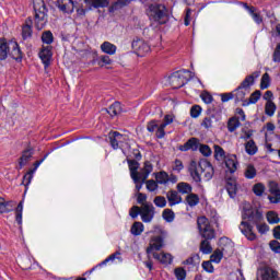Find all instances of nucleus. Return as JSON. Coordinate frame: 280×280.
<instances>
[{"label": "nucleus", "mask_w": 280, "mask_h": 280, "mask_svg": "<svg viewBox=\"0 0 280 280\" xmlns=\"http://www.w3.org/2000/svg\"><path fill=\"white\" fill-rule=\"evenodd\" d=\"M242 218L243 220L252 222V224H256V229L260 235H266V233L270 231L268 224L259 223L264 219V215L259 212L257 207L252 206L249 202L243 203Z\"/></svg>", "instance_id": "1"}, {"label": "nucleus", "mask_w": 280, "mask_h": 280, "mask_svg": "<svg viewBox=\"0 0 280 280\" xmlns=\"http://www.w3.org/2000/svg\"><path fill=\"white\" fill-rule=\"evenodd\" d=\"M188 170L195 183H200L202 180V176L205 180H211L213 178V165H211V162L207 160H201L199 163L191 161Z\"/></svg>", "instance_id": "2"}, {"label": "nucleus", "mask_w": 280, "mask_h": 280, "mask_svg": "<svg viewBox=\"0 0 280 280\" xmlns=\"http://www.w3.org/2000/svg\"><path fill=\"white\" fill-rule=\"evenodd\" d=\"M147 14L150 21L158 23V25H165L170 21V11L161 3H151L147 10Z\"/></svg>", "instance_id": "3"}, {"label": "nucleus", "mask_w": 280, "mask_h": 280, "mask_svg": "<svg viewBox=\"0 0 280 280\" xmlns=\"http://www.w3.org/2000/svg\"><path fill=\"white\" fill-rule=\"evenodd\" d=\"M33 8L35 12V27L36 30H43L47 25V7H45V1L33 0Z\"/></svg>", "instance_id": "4"}, {"label": "nucleus", "mask_w": 280, "mask_h": 280, "mask_svg": "<svg viewBox=\"0 0 280 280\" xmlns=\"http://www.w3.org/2000/svg\"><path fill=\"white\" fill-rule=\"evenodd\" d=\"M153 233H155L158 236H153L150 240L149 247L147 248L148 255L154 256L155 250H161L163 247V238L165 235H167V232L161 226V225H155Z\"/></svg>", "instance_id": "5"}, {"label": "nucleus", "mask_w": 280, "mask_h": 280, "mask_svg": "<svg viewBox=\"0 0 280 280\" xmlns=\"http://www.w3.org/2000/svg\"><path fill=\"white\" fill-rule=\"evenodd\" d=\"M191 78H194V73H191V71L179 70L171 75L170 82L173 89H180L182 86H185Z\"/></svg>", "instance_id": "6"}, {"label": "nucleus", "mask_w": 280, "mask_h": 280, "mask_svg": "<svg viewBox=\"0 0 280 280\" xmlns=\"http://www.w3.org/2000/svg\"><path fill=\"white\" fill-rule=\"evenodd\" d=\"M197 226L201 237H203L205 240H213V237H215V230H213V226H211L209 219H207L206 217H199L197 219Z\"/></svg>", "instance_id": "7"}, {"label": "nucleus", "mask_w": 280, "mask_h": 280, "mask_svg": "<svg viewBox=\"0 0 280 280\" xmlns=\"http://www.w3.org/2000/svg\"><path fill=\"white\" fill-rule=\"evenodd\" d=\"M154 170V167L152 166V163L150 162H144L143 167L141 168V174L138 176V180H133L135 185H136V191H141L142 187H143V183H145V180H148V177L150 176V174H152V171Z\"/></svg>", "instance_id": "8"}, {"label": "nucleus", "mask_w": 280, "mask_h": 280, "mask_svg": "<svg viewBox=\"0 0 280 280\" xmlns=\"http://www.w3.org/2000/svg\"><path fill=\"white\" fill-rule=\"evenodd\" d=\"M155 180L158 185H167L168 183H172V185H175V183H178V176L174 174H167L165 171H160L158 173H154Z\"/></svg>", "instance_id": "9"}, {"label": "nucleus", "mask_w": 280, "mask_h": 280, "mask_svg": "<svg viewBox=\"0 0 280 280\" xmlns=\"http://www.w3.org/2000/svg\"><path fill=\"white\" fill-rule=\"evenodd\" d=\"M131 47L137 56L143 57L145 54H150V45H148L143 39H135Z\"/></svg>", "instance_id": "10"}, {"label": "nucleus", "mask_w": 280, "mask_h": 280, "mask_svg": "<svg viewBox=\"0 0 280 280\" xmlns=\"http://www.w3.org/2000/svg\"><path fill=\"white\" fill-rule=\"evenodd\" d=\"M140 217L142 222L150 223L154 220V206L143 205L140 207Z\"/></svg>", "instance_id": "11"}, {"label": "nucleus", "mask_w": 280, "mask_h": 280, "mask_svg": "<svg viewBox=\"0 0 280 280\" xmlns=\"http://www.w3.org/2000/svg\"><path fill=\"white\" fill-rule=\"evenodd\" d=\"M240 231L247 240H249V242H255V240H257V234L253 232V226L248 222L242 221L240 224Z\"/></svg>", "instance_id": "12"}, {"label": "nucleus", "mask_w": 280, "mask_h": 280, "mask_svg": "<svg viewBox=\"0 0 280 280\" xmlns=\"http://www.w3.org/2000/svg\"><path fill=\"white\" fill-rule=\"evenodd\" d=\"M51 46H43L42 50L39 51V58L45 67V69H47V67H49V65H51Z\"/></svg>", "instance_id": "13"}, {"label": "nucleus", "mask_w": 280, "mask_h": 280, "mask_svg": "<svg viewBox=\"0 0 280 280\" xmlns=\"http://www.w3.org/2000/svg\"><path fill=\"white\" fill-rule=\"evenodd\" d=\"M260 277L261 280H279V272L270 267H266L260 269Z\"/></svg>", "instance_id": "14"}, {"label": "nucleus", "mask_w": 280, "mask_h": 280, "mask_svg": "<svg viewBox=\"0 0 280 280\" xmlns=\"http://www.w3.org/2000/svg\"><path fill=\"white\" fill-rule=\"evenodd\" d=\"M200 148V140L197 138H190L184 145L179 147L180 152H187L188 150H192L196 152Z\"/></svg>", "instance_id": "15"}, {"label": "nucleus", "mask_w": 280, "mask_h": 280, "mask_svg": "<svg viewBox=\"0 0 280 280\" xmlns=\"http://www.w3.org/2000/svg\"><path fill=\"white\" fill-rule=\"evenodd\" d=\"M237 155L232 154L225 158V167H228L230 174H235V172H237Z\"/></svg>", "instance_id": "16"}, {"label": "nucleus", "mask_w": 280, "mask_h": 280, "mask_svg": "<svg viewBox=\"0 0 280 280\" xmlns=\"http://www.w3.org/2000/svg\"><path fill=\"white\" fill-rule=\"evenodd\" d=\"M153 257L160 261V264H163L164 266H170V264H172V261H174V257L172 256V254L170 253H153Z\"/></svg>", "instance_id": "17"}, {"label": "nucleus", "mask_w": 280, "mask_h": 280, "mask_svg": "<svg viewBox=\"0 0 280 280\" xmlns=\"http://www.w3.org/2000/svg\"><path fill=\"white\" fill-rule=\"evenodd\" d=\"M57 7L61 12H67L69 14L73 12L75 4L73 3V0H57Z\"/></svg>", "instance_id": "18"}, {"label": "nucleus", "mask_w": 280, "mask_h": 280, "mask_svg": "<svg viewBox=\"0 0 280 280\" xmlns=\"http://www.w3.org/2000/svg\"><path fill=\"white\" fill-rule=\"evenodd\" d=\"M128 165H129L131 179L138 182L139 180L138 176L141 174V170L139 171V162L135 160H129Z\"/></svg>", "instance_id": "19"}, {"label": "nucleus", "mask_w": 280, "mask_h": 280, "mask_svg": "<svg viewBox=\"0 0 280 280\" xmlns=\"http://www.w3.org/2000/svg\"><path fill=\"white\" fill-rule=\"evenodd\" d=\"M166 198L168 200L170 207H174L176 205H180L183 202V197L178 195V191L171 190L166 194Z\"/></svg>", "instance_id": "20"}, {"label": "nucleus", "mask_w": 280, "mask_h": 280, "mask_svg": "<svg viewBox=\"0 0 280 280\" xmlns=\"http://www.w3.org/2000/svg\"><path fill=\"white\" fill-rule=\"evenodd\" d=\"M244 8L249 12L252 19L255 21V23H257V25H261V23H264L261 13H259L255 7H248V4H244Z\"/></svg>", "instance_id": "21"}, {"label": "nucleus", "mask_w": 280, "mask_h": 280, "mask_svg": "<svg viewBox=\"0 0 280 280\" xmlns=\"http://www.w3.org/2000/svg\"><path fill=\"white\" fill-rule=\"evenodd\" d=\"M121 139H126V136L117 131L109 133L110 145L114 150H119V141H121Z\"/></svg>", "instance_id": "22"}, {"label": "nucleus", "mask_w": 280, "mask_h": 280, "mask_svg": "<svg viewBox=\"0 0 280 280\" xmlns=\"http://www.w3.org/2000/svg\"><path fill=\"white\" fill-rule=\"evenodd\" d=\"M218 121H220V117L215 115H210L203 118L201 126L209 130V128H213L218 125Z\"/></svg>", "instance_id": "23"}, {"label": "nucleus", "mask_w": 280, "mask_h": 280, "mask_svg": "<svg viewBox=\"0 0 280 280\" xmlns=\"http://www.w3.org/2000/svg\"><path fill=\"white\" fill-rule=\"evenodd\" d=\"M9 48L11 49V56L14 60H21L23 58V52L16 42H10Z\"/></svg>", "instance_id": "24"}, {"label": "nucleus", "mask_w": 280, "mask_h": 280, "mask_svg": "<svg viewBox=\"0 0 280 280\" xmlns=\"http://www.w3.org/2000/svg\"><path fill=\"white\" fill-rule=\"evenodd\" d=\"M225 188L230 198H235L237 194V180H235L234 178L228 179Z\"/></svg>", "instance_id": "25"}, {"label": "nucleus", "mask_w": 280, "mask_h": 280, "mask_svg": "<svg viewBox=\"0 0 280 280\" xmlns=\"http://www.w3.org/2000/svg\"><path fill=\"white\" fill-rule=\"evenodd\" d=\"M272 185H275V183L270 184L269 191L271 195L268 197V200L272 205H277L280 202V190L276 186H272Z\"/></svg>", "instance_id": "26"}, {"label": "nucleus", "mask_w": 280, "mask_h": 280, "mask_svg": "<svg viewBox=\"0 0 280 280\" xmlns=\"http://www.w3.org/2000/svg\"><path fill=\"white\" fill-rule=\"evenodd\" d=\"M101 50L103 51V54H107L108 56H115V54H117V46H115L110 42H104L101 45Z\"/></svg>", "instance_id": "27"}, {"label": "nucleus", "mask_w": 280, "mask_h": 280, "mask_svg": "<svg viewBox=\"0 0 280 280\" xmlns=\"http://www.w3.org/2000/svg\"><path fill=\"white\" fill-rule=\"evenodd\" d=\"M8 54H10V43L8 44L5 39H0V60H5Z\"/></svg>", "instance_id": "28"}, {"label": "nucleus", "mask_w": 280, "mask_h": 280, "mask_svg": "<svg viewBox=\"0 0 280 280\" xmlns=\"http://www.w3.org/2000/svg\"><path fill=\"white\" fill-rule=\"evenodd\" d=\"M258 75H259V72H255L254 74L246 77L240 86L248 91V89L253 86V84L255 83V78H257Z\"/></svg>", "instance_id": "29"}, {"label": "nucleus", "mask_w": 280, "mask_h": 280, "mask_svg": "<svg viewBox=\"0 0 280 280\" xmlns=\"http://www.w3.org/2000/svg\"><path fill=\"white\" fill-rule=\"evenodd\" d=\"M245 152L246 154H249V156H255V154H257V144L254 140H248L245 143Z\"/></svg>", "instance_id": "30"}, {"label": "nucleus", "mask_w": 280, "mask_h": 280, "mask_svg": "<svg viewBox=\"0 0 280 280\" xmlns=\"http://www.w3.org/2000/svg\"><path fill=\"white\" fill-rule=\"evenodd\" d=\"M106 113H108V115H110V117H115L117 115H119V113H121V103L116 102L114 104H112L108 109H106Z\"/></svg>", "instance_id": "31"}, {"label": "nucleus", "mask_w": 280, "mask_h": 280, "mask_svg": "<svg viewBox=\"0 0 280 280\" xmlns=\"http://www.w3.org/2000/svg\"><path fill=\"white\" fill-rule=\"evenodd\" d=\"M244 176L249 180L255 178L257 176V168H255L253 164H247L245 166Z\"/></svg>", "instance_id": "32"}, {"label": "nucleus", "mask_w": 280, "mask_h": 280, "mask_svg": "<svg viewBox=\"0 0 280 280\" xmlns=\"http://www.w3.org/2000/svg\"><path fill=\"white\" fill-rule=\"evenodd\" d=\"M176 189H177L178 194L190 195L192 188H191V185H189L185 182H180L177 184Z\"/></svg>", "instance_id": "33"}, {"label": "nucleus", "mask_w": 280, "mask_h": 280, "mask_svg": "<svg viewBox=\"0 0 280 280\" xmlns=\"http://www.w3.org/2000/svg\"><path fill=\"white\" fill-rule=\"evenodd\" d=\"M13 207L12 201H5V199L0 198V213H8L12 211Z\"/></svg>", "instance_id": "34"}, {"label": "nucleus", "mask_w": 280, "mask_h": 280, "mask_svg": "<svg viewBox=\"0 0 280 280\" xmlns=\"http://www.w3.org/2000/svg\"><path fill=\"white\" fill-rule=\"evenodd\" d=\"M233 93L236 102H243L244 97H246V94L248 93V90L240 85L238 89H236Z\"/></svg>", "instance_id": "35"}, {"label": "nucleus", "mask_w": 280, "mask_h": 280, "mask_svg": "<svg viewBox=\"0 0 280 280\" xmlns=\"http://www.w3.org/2000/svg\"><path fill=\"white\" fill-rule=\"evenodd\" d=\"M144 231V226H143V223L137 221L132 224L131 226V230H130V233L135 236H139L141 235V233H143Z\"/></svg>", "instance_id": "36"}, {"label": "nucleus", "mask_w": 280, "mask_h": 280, "mask_svg": "<svg viewBox=\"0 0 280 280\" xmlns=\"http://www.w3.org/2000/svg\"><path fill=\"white\" fill-rule=\"evenodd\" d=\"M214 159L217 161H224V159H226V152L218 144L214 145Z\"/></svg>", "instance_id": "37"}, {"label": "nucleus", "mask_w": 280, "mask_h": 280, "mask_svg": "<svg viewBox=\"0 0 280 280\" xmlns=\"http://www.w3.org/2000/svg\"><path fill=\"white\" fill-rule=\"evenodd\" d=\"M261 98V92L255 91L250 94L248 102L244 103L243 106H249V104H257Z\"/></svg>", "instance_id": "38"}, {"label": "nucleus", "mask_w": 280, "mask_h": 280, "mask_svg": "<svg viewBox=\"0 0 280 280\" xmlns=\"http://www.w3.org/2000/svg\"><path fill=\"white\" fill-rule=\"evenodd\" d=\"M277 112V105L272 101H269L265 105V113L268 115V117H272L275 113Z\"/></svg>", "instance_id": "39"}, {"label": "nucleus", "mask_w": 280, "mask_h": 280, "mask_svg": "<svg viewBox=\"0 0 280 280\" xmlns=\"http://www.w3.org/2000/svg\"><path fill=\"white\" fill-rule=\"evenodd\" d=\"M241 124H240V119L233 117L230 118V120L228 121V130L229 132H235V130H237V128H240Z\"/></svg>", "instance_id": "40"}, {"label": "nucleus", "mask_w": 280, "mask_h": 280, "mask_svg": "<svg viewBox=\"0 0 280 280\" xmlns=\"http://www.w3.org/2000/svg\"><path fill=\"white\" fill-rule=\"evenodd\" d=\"M186 202L189 207H196V205H198V202H200V197H198V195L196 194H189L186 197Z\"/></svg>", "instance_id": "41"}, {"label": "nucleus", "mask_w": 280, "mask_h": 280, "mask_svg": "<svg viewBox=\"0 0 280 280\" xmlns=\"http://www.w3.org/2000/svg\"><path fill=\"white\" fill-rule=\"evenodd\" d=\"M42 43H44V45H51V43H54V34L51 31H45L42 34Z\"/></svg>", "instance_id": "42"}, {"label": "nucleus", "mask_w": 280, "mask_h": 280, "mask_svg": "<svg viewBox=\"0 0 280 280\" xmlns=\"http://www.w3.org/2000/svg\"><path fill=\"white\" fill-rule=\"evenodd\" d=\"M222 257H224V253L222 252V249H215L210 256V260L213 264H220V261H222Z\"/></svg>", "instance_id": "43"}, {"label": "nucleus", "mask_w": 280, "mask_h": 280, "mask_svg": "<svg viewBox=\"0 0 280 280\" xmlns=\"http://www.w3.org/2000/svg\"><path fill=\"white\" fill-rule=\"evenodd\" d=\"M33 155L34 151L32 149L25 150L20 159V165H25Z\"/></svg>", "instance_id": "44"}, {"label": "nucleus", "mask_w": 280, "mask_h": 280, "mask_svg": "<svg viewBox=\"0 0 280 280\" xmlns=\"http://www.w3.org/2000/svg\"><path fill=\"white\" fill-rule=\"evenodd\" d=\"M267 221L269 222V224H279V214L275 211L267 212Z\"/></svg>", "instance_id": "45"}, {"label": "nucleus", "mask_w": 280, "mask_h": 280, "mask_svg": "<svg viewBox=\"0 0 280 280\" xmlns=\"http://www.w3.org/2000/svg\"><path fill=\"white\" fill-rule=\"evenodd\" d=\"M22 36L23 38L32 37V22H26V24L22 27Z\"/></svg>", "instance_id": "46"}, {"label": "nucleus", "mask_w": 280, "mask_h": 280, "mask_svg": "<svg viewBox=\"0 0 280 280\" xmlns=\"http://www.w3.org/2000/svg\"><path fill=\"white\" fill-rule=\"evenodd\" d=\"M90 10L92 8H107L108 5V0H94L93 2H90V4H88Z\"/></svg>", "instance_id": "47"}, {"label": "nucleus", "mask_w": 280, "mask_h": 280, "mask_svg": "<svg viewBox=\"0 0 280 280\" xmlns=\"http://www.w3.org/2000/svg\"><path fill=\"white\" fill-rule=\"evenodd\" d=\"M162 218L165 220V222H174V218H176V215L171 209H165L162 213Z\"/></svg>", "instance_id": "48"}, {"label": "nucleus", "mask_w": 280, "mask_h": 280, "mask_svg": "<svg viewBox=\"0 0 280 280\" xmlns=\"http://www.w3.org/2000/svg\"><path fill=\"white\" fill-rule=\"evenodd\" d=\"M253 191L256 196H264V191H266V186L261 183L254 185Z\"/></svg>", "instance_id": "49"}, {"label": "nucleus", "mask_w": 280, "mask_h": 280, "mask_svg": "<svg viewBox=\"0 0 280 280\" xmlns=\"http://www.w3.org/2000/svg\"><path fill=\"white\" fill-rule=\"evenodd\" d=\"M16 222L18 224H23V201H21L16 208Z\"/></svg>", "instance_id": "50"}, {"label": "nucleus", "mask_w": 280, "mask_h": 280, "mask_svg": "<svg viewBox=\"0 0 280 280\" xmlns=\"http://www.w3.org/2000/svg\"><path fill=\"white\" fill-rule=\"evenodd\" d=\"M148 191H156L159 189V183L156 179H149L145 182Z\"/></svg>", "instance_id": "51"}, {"label": "nucleus", "mask_w": 280, "mask_h": 280, "mask_svg": "<svg viewBox=\"0 0 280 280\" xmlns=\"http://www.w3.org/2000/svg\"><path fill=\"white\" fill-rule=\"evenodd\" d=\"M270 86V74L265 73L260 80V89L266 90Z\"/></svg>", "instance_id": "52"}, {"label": "nucleus", "mask_w": 280, "mask_h": 280, "mask_svg": "<svg viewBox=\"0 0 280 280\" xmlns=\"http://www.w3.org/2000/svg\"><path fill=\"white\" fill-rule=\"evenodd\" d=\"M153 202L155 207H160V209H163L167 205V200L165 199V197H162V196L155 197Z\"/></svg>", "instance_id": "53"}, {"label": "nucleus", "mask_w": 280, "mask_h": 280, "mask_svg": "<svg viewBox=\"0 0 280 280\" xmlns=\"http://www.w3.org/2000/svg\"><path fill=\"white\" fill-rule=\"evenodd\" d=\"M200 250H201V253H203V255H209V253H211L212 248H211V244L209 243V241L201 242Z\"/></svg>", "instance_id": "54"}, {"label": "nucleus", "mask_w": 280, "mask_h": 280, "mask_svg": "<svg viewBox=\"0 0 280 280\" xmlns=\"http://www.w3.org/2000/svg\"><path fill=\"white\" fill-rule=\"evenodd\" d=\"M202 113V107L200 105H194L190 109V116L196 119L200 117V114Z\"/></svg>", "instance_id": "55"}, {"label": "nucleus", "mask_w": 280, "mask_h": 280, "mask_svg": "<svg viewBox=\"0 0 280 280\" xmlns=\"http://www.w3.org/2000/svg\"><path fill=\"white\" fill-rule=\"evenodd\" d=\"M185 166L183 165V161L180 160H175L172 166L173 172H177V174H180Z\"/></svg>", "instance_id": "56"}, {"label": "nucleus", "mask_w": 280, "mask_h": 280, "mask_svg": "<svg viewBox=\"0 0 280 280\" xmlns=\"http://www.w3.org/2000/svg\"><path fill=\"white\" fill-rule=\"evenodd\" d=\"M174 272L177 280H185L187 277V271L180 267L176 268Z\"/></svg>", "instance_id": "57"}, {"label": "nucleus", "mask_w": 280, "mask_h": 280, "mask_svg": "<svg viewBox=\"0 0 280 280\" xmlns=\"http://www.w3.org/2000/svg\"><path fill=\"white\" fill-rule=\"evenodd\" d=\"M199 152L203 155V156H211L212 151L211 148L207 144H200L199 145Z\"/></svg>", "instance_id": "58"}, {"label": "nucleus", "mask_w": 280, "mask_h": 280, "mask_svg": "<svg viewBox=\"0 0 280 280\" xmlns=\"http://www.w3.org/2000/svg\"><path fill=\"white\" fill-rule=\"evenodd\" d=\"M165 128L167 127L163 125V122L158 126L155 131V137H158V139H163L165 137Z\"/></svg>", "instance_id": "59"}, {"label": "nucleus", "mask_w": 280, "mask_h": 280, "mask_svg": "<svg viewBox=\"0 0 280 280\" xmlns=\"http://www.w3.org/2000/svg\"><path fill=\"white\" fill-rule=\"evenodd\" d=\"M32 178H34V171H28L24 175L22 184L25 185V187H27V185H30V183H32Z\"/></svg>", "instance_id": "60"}, {"label": "nucleus", "mask_w": 280, "mask_h": 280, "mask_svg": "<svg viewBox=\"0 0 280 280\" xmlns=\"http://www.w3.org/2000/svg\"><path fill=\"white\" fill-rule=\"evenodd\" d=\"M202 268L206 272L213 273V264H211V260H206L202 262Z\"/></svg>", "instance_id": "61"}, {"label": "nucleus", "mask_w": 280, "mask_h": 280, "mask_svg": "<svg viewBox=\"0 0 280 280\" xmlns=\"http://www.w3.org/2000/svg\"><path fill=\"white\" fill-rule=\"evenodd\" d=\"M160 124L156 120H151L148 126L147 129L149 132H156L158 128H159Z\"/></svg>", "instance_id": "62"}, {"label": "nucleus", "mask_w": 280, "mask_h": 280, "mask_svg": "<svg viewBox=\"0 0 280 280\" xmlns=\"http://www.w3.org/2000/svg\"><path fill=\"white\" fill-rule=\"evenodd\" d=\"M273 62H280V43L277 44L276 49L272 55Z\"/></svg>", "instance_id": "63"}, {"label": "nucleus", "mask_w": 280, "mask_h": 280, "mask_svg": "<svg viewBox=\"0 0 280 280\" xmlns=\"http://www.w3.org/2000/svg\"><path fill=\"white\" fill-rule=\"evenodd\" d=\"M269 246L273 253H280V243L278 241H271Z\"/></svg>", "instance_id": "64"}]
</instances>
